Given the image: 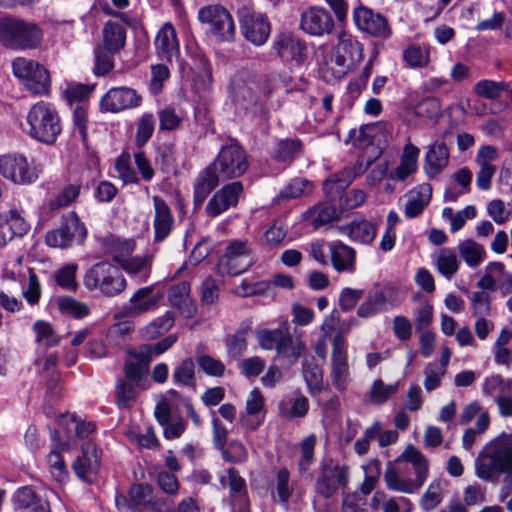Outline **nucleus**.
I'll use <instances>...</instances> for the list:
<instances>
[{
  "mask_svg": "<svg viewBox=\"0 0 512 512\" xmlns=\"http://www.w3.org/2000/svg\"><path fill=\"white\" fill-rule=\"evenodd\" d=\"M362 45L352 34L345 30L339 31L337 44L331 61L346 73L362 60Z\"/></svg>",
  "mask_w": 512,
  "mask_h": 512,
  "instance_id": "16",
  "label": "nucleus"
},
{
  "mask_svg": "<svg viewBox=\"0 0 512 512\" xmlns=\"http://www.w3.org/2000/svg\"><path fill=\"white\" fill-rule=\"evenodd\" d=\"M279 84H282L280 74L266 78L260 85L238 74L231 80L230 93L237 109L252 120H263L269 113V99Z\"/></svg>",
  "mask_w": 512,
  "mask_h": 512,
  "instance_id": "1",
  "label": "nucleus"
},
{
  "mask_svg": "<svg viewBox=\"0 0 512 512\" xmlns=\"http://www.w3.org/2000/svg\"><path fill=\"white\" fill-rule=\"evenodd\" d=\"M83 285L90 292L98 291L105 297H115L125 290L127 282L117 266L109 261H100L85 272Z\"/></svg>",
  "mask_w": 512,
  "mask_h": 512,
  "instance_id": "5",
  "label": "nucleus"
},
{
  "mask_svg": "<svg viewBox=\"0 0 512 512\" xmlns=\"http://www.w3.org/2000/svg\"><path fill=\"white\" fill-rule=\"evenodd\" d=\"M433 262L438 272L448 280L458 271L460 265L457 254L451 248H441L434 254Z\"/></svg>",
  "mask_w": 512,
  "mask_h": 512,
  "instance_id": "41",
  "label": "nucleus"
},
{
  "mask_svg": "<svg viewBox=\"0 0 512 512\" xmlns=\"http://www.w3.org/2000/svg\"><path fill=\"white\" fill-rule=\"evenodd\" d=\"M457 250L461 259L471 268L479 266L486 257L483 245L471 239L461 241L457 246Z\"/></svg>",
  "mask_w": 512,
  "mask_h": 512,
  "instance_id": "42",
  "label": "nucleus"
},
{
  "mask_svg": "<svg viewBox=\"0 0 512 512\" xmlns=\"http://www.w3.org/2000/svg\"><path fill=\"white\" fill-rule=\"evenodd\" d=\"M428 461L413 445H409L397 459V467L389 466L384 472L386 487L395 492L414 494L428 477Z\"/></svg>",
  "mask_w": 512,
  "mask_h": 512,
  "instance_id": "2",
  "label": "nucleus"
},
{
  "mask_svg": "<svg viewBox=\"0 0 512 512\" xmlns=\"http://www.w3.org/2000/svg\"><path fill=\"white\" fill-rule=\"evenodd\" d=\"M172 381L177 386L193 387L195 385V363L192 358L182 360L174 368Z\"/></svg>",
  "mask_w": 512,
  "mask_h": 512,
  "instance_id": "54",
  "label": "nucleus"
},
{
  "mask_svg": "<svg viewBox=\"0 0 512 512\" xmlns=\"http://www.w3.org/2000/svg\"><path fill=\"white\" fill-rule=\"evenodd\" d=\"M475 475L495 482L500 475L512 476V433H501L487 442L475 458Z\"/></svg>",
  "mask_w": 512,
  "mask_h": 512,
  "instance_id": "3",
  "label": "nucleus"
},
{
  "mask_svg": "<svg viewBox=\"0 0 512 512\" xmlns=\"http://www.w3.org/2000/svg\"><path fill=\"white\" fill-rule=\"evenodd\" d=\"M87 230L75 212H70L62 218L58 228L47 232L45 243L52 248L67 249L74 244H82Z\"/></svg>",
  "mask_w": 512,
  "mask_h": 512,
  "instance_id": "12",
  "label": "nucleus"
},
{
  "mask_svg": "<svg viewBox=\"0 0 512 512\" xmlns=\"http://www.w3.org/2000/svg\"><path fill=\"white\" fill-rule=\"evenodd\" d=\"M302 143L298 139H284L275 143L271 156L278 162H291L301 152Z\"/></svg>",
  "mask_w": 512,
  "mask_h": 512,
  "instance_id": "50",
  "label": "nucleus"
},
{
  "mask_svg": "<svg viewBox=\"0 0 512 512\" xmlns=\"http://www.w3.org/2000/svg\"><path fill=\"white\" fill-rule=\"evenodd\" d=\"M308 410L309 402L303 395L287 398L279 405L280 414L288 419L302 418L307 414Z\"/></svg>",
  "mask_w": 512,
  "mask_h": 512,
  "instance_id": "53",
  "label": "nucleus"
},
{
  "mask_svg": "<svg viewBox=\"0 0 512 512\" xmlns=\"http://www.w3.org/2000/svg\"><path fill=\"white\" fill-rule=\"evenodd\" d=\"M333 268L339 272L353 273L355 271V250L340 242L333 241L327 244Z\"/></svg>",
  "mask_w": 512,
  "mask_h": 512,
  "instance_id": "32",
  "label": "nucleus"
},
{
  "mask_svg": "<svg viewBox=\"0 0 512 512\" xmlns=\"http://www.w3.org/2000/svg\"><path fill=\"white\" fill-rule=\"evenodd\" d=\"M219 482L222 488L229 487L230 500L248 496L246 482L234 468H229L225 473L221 474Z\"/></svg>",
  "mask_w": 512,
  "mask_h": 512,
  "instance_id": "44",
  "label": "nucleus"
},
{
  "mask_svg": "<svg viewBox=\"0 0 512 512\" xmlns=\"http://www.w3.org/2000/svg\"><path fill=\"white\" fill-rule=\"evenodd\" d=\"M273 49L282 61L297 65L304 62L307 53L304 42L289 33L278 34L274 39Z\"/></svg>",
  "mask_w": 512,
  "mask_h": 512,
  "instance_id": "25",
  "label": "nucleus"
},
{
  "mask_svg": "<svg viewBox=\"0 0 512 512\" xmlns=\"http://www.w3.org/2000/svg\"><path fill=\"white\" fill-rule=\"evenodd\" d=\"M12 501L16 512H50V505L47 499L41 497L30 486L18 488Z\"/></svg>",
  "mask_w": 512,
  "mask_h": 512,
  "instance_id": "26",
  "label": "nucleus"
},
{
  "mask_svg": "<svg viewBox=\"0 0 512 512\" xmlns=\"http://www.w3.org/2000/svg\"><path fill=\"white\" fill-rule=\"evenodd\" d=\"M56 303L59 312L65 316L83 319L90 314V308L87 304L70 296L58 297Z\"/></svg>",
  "mask_w": 512,
  "mask_h": 512,
  "instance_id": "51",
  "label": "nucleus"
},
{
  "mask_svg": "<svg viewBox=\"0 0 512 512\" xmlns=\"http://www.w3.org/2000/svg\"><path fill=\"white\" fill-rule=\"evenodd\" d=\"M272 501L288 511L292 506L298 507L303 502L304 491L296 480L290 476L287 468H281L270 483Z\"/></svg>",
  "mask_w": 512,
  "mask_h": 512,
  "instance_id": "13",
  "label": "nucleus"
},
{
  "mask_svg": "<svg viewBox=\"0 0 512 512\" xmlns=\"http://www.w3.org/2000/svg\"><path fill=\"white\" fill-rule=\"evenodd\" d=\"M330 378L340 392L345 391L351 382L347 346L340 334L335 335L332 341Z\"/></svg>",
  "mask_w": 512,
  "mask_h": 512,
  "instance_id": "17",
  "label": "nucleus"
},
{
  "mask_svg": "<svg viewBox=\"0 0 512 512\" xmlns=\"http://www.w3.org/2000/svg\"><path fill=\"white\" fill-rule=\"evenodd\" d=\"M240 25L246 40L255 46H261L268 40L271 27L265 14L243 9L240 11Z\"/></svg>",
  "mask_w": 512,
  "mask_h": 512,
  "instance_id": "19",
  "label": "nucleus"
},
{
  "mask_svg": "<svg viewBox=\"0 0 512 512\" xmlns=\"http://www.w3.org/2000/svg\"><path fill=\"white\" fill-rule=\"evenodd\" d=\"M36 341L40 345L53 347L59 344L60 338L53 330L52 326L42 320H38L33 325Z\"/></svg>",
  "mask_w": 512,
  "mask_h": 512,
  "instance_id": "62",
  "label": "nucleus"
},
{
  "mask_svg": "<svg viewBox=\"0 0 512 512\" xmlns=\"http://www.w3.org/2000/svg\"><path fill=\"white\" fill-rule=\"evenodd\" d=\"M352 182L351 171L343 170L332 174L324 183L323 190L328 198L335 200L341 197L342 193Z\"/></svg>",
  "mask_w": 512,
  "mask_h": 512,
  "instance_id": "46",
  "label": "nucleus"
},
{
  "mask_svg": "<svg viewBox=\"0 0 512 512\" xmlns=\"http://www.w3.org/2000/svg\"><path fill=\"white\" fill-rule=\"evenodd\" d=\"M100 464V450L95 443L89 441L83 444L82 454L75 459L73 470L78 478L90 483L99 472Z\"/></svg>",
  "mask_w": 512,
  "mask_h": 512,
  "instance_id": "22",
  "label": "nucleus"
},
{
  "mask_svg": "<svg viewBox=\"0 0 512 512\" xmlns=\"http://www.w3.org/2000/svg\"><path fill=\"white\" fill-rule=\"evenodd\" d=\"M168 300L185 317H192L196 313V306L190 297V283L187 281L172 285L168 290Z\"/></svg>",
  "mask_w": 512,
  "mask_h": 512,
  "instance_id": "35",
  "label": "nucleus"
},
{
  "mask_svg": "<svg viewBox=\"0 0 512 512\" xmlns=\"http://www.w3.org/2000/svg\"><path fill=\"white\" fill-rule=\"evenodd\" d=\"M67 448L66 444H56L47 455V465L52 477L59 483L68 479V470L61 455V451Z\"/></svg>",
  "mask_w": 512,
  "mask_h": 512,
  "instance_id": "47",
  "label": "nucleus"
},
{
  "mask_svg": "<svg viewBox=\"0 0 512 512\" xmlns=\"http://www.w3.org/2000/svg\"><path fill=\"white\" fill-rule=\"evenodd\" d=\"M141 103V96L136 90L126 87H113L101 98L100 108L106 112H120L125 109L136 108Z\"/></svg>",
  "mask_w": 512,
  "mask_h": 512,
  "instance_id": "21",
  "label": "nucleus"
},
{
  "mask_svg": "<svg viewBox=\"0 0 512 512\" xmlns=\"http://www.w3.org/2000/svg\"><path fill=\"white\" fill-rule=\"evenodd\" d=\"M120 266L129 275L139 277L140 280L146 281L151 268L150 256H128Z\"/></svg>",
  "mask_w": 512,
  "mask_h": 512,
  "instance_id": "52",
  "label": "nucleus"
},
{
  "mask_svg": "<svg viewBox=\"0 0 512 512\" xmlns=\"http://www.w3.org/2000/svg\"><path fill=\"white\" fill-rule=\"evenodd\" d=\"M162 294H154L153 286L138 289L129 300L128 313L140 315L153 310L160 301Z\"/></svg>",
  "mask_w": 512,
  "mask_h": 512,
  "instance_id": "36",
  "label": "nucleus"
},
{
  "mask_svg": "<svg viewBox=\"0 0 512 512\" xmlns=\"http://www.w3.org/2000/svg\"><path fill=\"white\" fill-rule=\"evenodd\" d=\"M352 19L359 31L371 37L387 40L392 36L388 19L362 4L354 7Z\"/></svg>",
  "mask_w": 512,
  "mask_h": 512,
  "instance_id": "14",
  "label": "nucleus"
},
{
  "mask_svg": "<svg viewBox=\"0 0 512 512\" xmlns=\"http://www.w3.org/2000/svg\"><path fill=\"white\" fill-rule=\"evenodd\" d=\"M221 180L222 177L211 163L203 169L196 177L193 186L195 206H200Z\"/></svg>",
  "mask_w": 512,
  "mask_h": 512,
  "instance_id": "30",
  "label": "nucleus"
},
{
  "mask_svg": "<svg viewBox=\"0 0 512 512\" xmlns=\"http://www.w3.org/2000/svg\"><path fill=\"white\" fill-rule=\"evenodd\" d=\"M13 74L23 86L37 96H48L51 90V80L48 70L38 62L18 57L12 62Z\"/></svg>",
  "mask_w": 512,
  "mask_h": 512,
  "instance_id": "8",
  "label": "nucleus"
},
{
  "mask_svg": "<svg viewBox=\"0 0 512 512\" xmlns=\"http://www.w3.org/2000/svg\"><path fill=\"white\" fill-rule=\"evenodd\" d=\"M352 182L351 171L343 170L332 174L324 183L323 190L328 198L335 200L341 197L342 193Z\"/></svg>",
  "mask_w": 512,
  "mask_h": 512,
  "instance_id": "45",
  "label": "nucleus"
},
{
  "mask_svg": "<svg viewBox=\"0 0 512 512\" xmlns=\"http://www.w3.org/2000/svg\"><path fill=\"white\" fill-rule=\"evenodd\" d=\"M264 409V398L261 392L255 388L253 389L246 400V415H241L240 420L242 424L250 430H255L259 427L263 421V417L258 419L256 422L249 419L250 416H256Z\"/></svg>",
  "mask_w": 512,
  "mask_h": 512,
  "instance_id": "40",
  "label": "nucleus"
},
{
  "mask_svg": "<svg viewBox=\"0 0 512 512\" xmlns=\"http://www.w3.org/2000/svg\"><path fill=\"white\" fill-rule=\"evenodd\" d=\"M154 206V241L162 242L172 231L174 218L170 207L160 196H153Z\"/></svg>",
  "mask_w": 512,
  "mask_h": 512,
  "instance_id": "27",
  "label": "nucleus"
},
{
  "mask_svg": "<svg viewBox=\"0 0 512 512\" xmlns=\"http://www.w3.org/2000/svg\"><path fill=\"white\" fill-rule=\"evenodd\" d=\"M339 231L341 234L347 235L354 242L368 244L375 238L377 227L366 219H356L347 225L339 227Z\"/></svg>",
  "mask_w": 512,
  "mask_h": 512,
  "instance_id": "37",
  "label": "nucleus"
},
{
  "mask_svg": "<svg viewBox=\"0 0 512 512\" xmlns=\"http://www.w3.org/2000/svg\"><path fill=\"white\" fill-rule=\"evenodd\" d=\"M78 265L76 263H68L59 268L54 275L57 285L68 291H76L78 283L76 281V273Z\"/></svg>",
  "mask_w": 512,
  "mask_h": 512,
  "instance_id": "58",
  "label": "nucleus"
},
{
  "mask_svg": "<svg viewBox=\"0 0 512 512\" xmlns=\"http://www.w3.org/2000/svg\"><path fill=\"white\" fill-rule=\"evenodd\" d=\"M137 354L138 350L131 353L138 361H127L124 366V371L128 380L142 386V382L145 381L148 373V364L150 361H146L145 358L139 357Z\"/></svg>",
  "mask_w": 512,
  "mask_h": 512,
  "instance_id": "56",
  "label": "nucleus"
},
{
  "mask_svg": "<svg viewBox=\"0 0 512 512\" xmlns=\"http://www.w3.org/2000/svg\"><path fill=\"white\" fill-rule=\"evenodd\" d=\"M157 54L166 61H172L179 55L180 47L175 27L167 22L157 32L155 38Z\"/></svg>",
  "mask_w": 512,
  "mask_h": 512,
  "instance_id": "29",
  "label": "nucleus"
},
{
  "mask_svg": "<svg viewBox=\"0 0 512 512\" xmlns=\"http://www.w3.org/2000/svg\"><path fill=\"white\" fill-rule=\"evenodd\" d=\"M509 390H512V378L505 380L500 375L486 377L482 385L483 394L494 398L496 395L508 393Z\"/></svg>",
  "mask_w": 512,
  "mask_h": 512,
  "instance_id": "60",
  "label": "nucleus"
},
{
  "mask_svg": "<svg viewBox=\"0 0 512 512\" xmlns=\"http://www.w3.org/2000/svg\"><path fill=\"white\" fill-rule=\"evenodd\" d=\"M432 198V186L429 183H422L407 194V201L404 207V214L407 218L413 219L423 213Z\"/></svg>",
  "mask_w": 512,
  "mask_h": 512,
  "instance_id": "31",
  "label": "nucleus"
},
{
  "mask_svg": "<svg viewBox=\"0 0 512 512\" xmlns=\"http://www.w3.org/2000/svg\"><path fill=\"white\" fill-rule=\"evenodd\" d=\"M490 425V416L487 411H483L477 418L475 427L468 428L464 431L462 436V446L465 450L470 451L476 442L477 438L481 436Z\"/></svg>",
  "mask_w": 512,
  "mask_h": 512,
  "instance_id": "55",
  "label": "nucleus"
},
{
  "mask_svg": "<svg viewBox=\"0 0 512 512\" xmlns=\"http://www.w3.org/2000/svg\"><path fill=\"white\" fill-rule=\"evenodd\" d=\"M255 337L263 350H276L279 356L292 360L297 359L304 349L302 342L283 328H263L256 332Z\"/></svg>",
  "mask_w": 512,
  "mask_h": 512,
  "instance_id": "11",
  "label": "nucleus"
},
{
  "mask_svg": "<svg viewBox=\"0 0 512 512\" xmlns=\"http://www.w3.org/2000/svg\"><path fill=\"white\" fill-rule=\"evenodd\" d=\"M398 390V383L385 384L382 379H375L364 396V402L369 405L385 404Z\"/></svg>",
  "mask_w": 512,
  "mask_h": 512,
  "instance_id": "39",
  "label": "nucleus"
},
{
  "mask_svg": "<svg viewBox=\"0 0 512 512\" xmlns=\"http://www.w3.org/2000/svg\"><path fill=\"white\" fill-rule=\"evenodd\" d=\"M349 469L344 465H327L315 483V490L323 498L332 497L337 490L348 484Z\"/></svg>",
  "mask_w": 512,
  "mask_h": 512,
  "instance_id": "20",
  "label": "nucleus"
},
{
  "mask_svg": "<svg viewBox=\"0 0 512 512\" xmlns=\"http://www.w3.org/2000/svg\"><path fill=\"white\" fill-rule=\"evenodd\" d=\"M299 28L310 36L324 37L333 33L335 21L326 8L313 5L301 13Z\"/></svg>",
  "mask_w": 512,
  "mask_h": 512,
  "instance_id": "15",
  "label": "nucleus"
},
{
  "mask_svg": "<svg viewBox=\"0 0 512 512\" xmlns=\"http://www.w3.org/2000/svg\"><path fill=\"white\" fill-rule=\"evenodd\" d=\"M450 150L443 140H436L426 147L423 170L429 179L437 178L448 166Z\"/></svg>",
  "mask_w": 512,
  "mask_h": 512,
  "instance_id": "24",
  "label": "nucleus"
},
{
  "mask_svg": "<svg viewBox=\"0 0 512 512\" xmlns=\"http://www.w3.org/2000/svg\"><path fill=\"white\" fill-rule=\"evenodd\" d=\"M302 374L309 394L318 396L323 389V372L314 358H306L302 364Z\"/></svg>",
  "mask_w": 512,
  "mask_h": 512,
  "instance_id": "38",
  "label": "nucleus"
},
{
  "mask_svg": "<svg viewBox=\"0 0 512 512\" xmlns=\"http://www.w3.org/2000/svg\"><path fill=\"white\" fill-rule=\"evenodd\" d=\"M174 324V317L171 312L156 318L143 329V336L146 338H156L167 332Z\"/></svg>",
  "mask_w": 512,
  "mask_h": 512,
  "instance_id": "64",
  "label": "nucleus"
},
{
  "mask_svg": "<svg viewBox=\"0 0 512 512\" xmlns=\"http://www.w3.org/2000/svg\"><path fill=\"white\" fill-rule=\"evenodd\" d=\"M43 172L40 162L19 153L0 155V174L19 186H29L38 181Z\"/></svg>",
  "mask_w": 512,
  "mask_h": 512,
  "instance_id": "7",
  "label": "nucleus"
},
{
  "mask_svg": "<svg viewBox=\"0 0 512 512\" xmlns=\"http://www.w3.org/2000/svg\"><path fill=\"white\" fill-rule=\"evenodd\" d=\"M26 123L29 126V136L45 144L55 143L61 132L60 117L49 102L39 101L32 105L27 113Z\"/></svg>",
  "mask_w": 512,
  "mask_h": 512,
  "instance_id": "4",
  "label": "nucleus"
},
{
  "mask_svg": "<svg viewBox=\"0 0 512 512\" xmlns=\"http://www.w3.org/2000/svg\"><path fill=\"white\" fill-rule=\"evenodd\" d=\"M443 486L441 480H433L420 499V507L424 511L436 508L442 501Z\"/></svg>",
  "mask_w": 512,
  "mask_h": 512,
  "instance_id": "59",
  "label": "nucleus"
},
{
  "mask_svg": "<svg viewBox=\"0 0 512 512\" xmlns=\"http://www.w3.org/2000/svg\"><path fill=\"white\" fill-rule=\"evenodd\" d=\"M100 246L107 256L112 257L120 265L133 253L135 242L132 239H122L115 235H106L100 239Z\"/></svg>",
  "mask_w": 512,
  "mask_h": 512,
  "instance_id": "34",
  "label": "nucleus"
},
{
  "mask_svg": "<svg viewBox=\"0 0 512 512\" xmlns=\"http://www.w3.org/2000/svg\"><path fill=\"white\" fill-rule=\"evenodd\" d=\"M115 170L118 173V178L124 184H137L139 179L131 165V157L128 153H121L115 161Z\"/></svg>",
  "mask_w": 512,
  "mask_h": 512,
  "instance_id": "61",
  "label": "nucleus"
},
{
  "mask_svg": "<svg viewBox=\"0 0 512 512\" xmlns=\"http://www.w3.org/2000/svg\"><path fill=\"white\" fill-rule=\"evenodd\" d=\"M250 331V324L242 323L234 334L226 337L225 344L230 357L236 358L245 352L247 348V336Z\"/></svg>",
  "mask_w": 512,
  "mask_h": 512,
  "instance_id": "49",
  "label": "nucleus"
},
{
  "mask_svg": "<svg viewBox=\"0 0 512 512\" xmlns=\"http://www.w3.org/2000/svg\"><path fill=\"white\" fill-rule=\"evenodd\" d=\"M386 310L385 297L380 287L377 286L368 292L366 300L357 309V315L362 318H370Z\"/></svg>",
  "mask_w": 512,
  "mask_h": 512,
  "instance_id": "43",
  "label": "nucleus"
},
{
  "mask_svg": "<svg viewBox=\"0 0 512 512\" xmlns=\"http://www.w3.org/2000/svg\"><path fill=\"white\" fill-rule=\"evenodd\" d=\"M28 231V224L16 211L0 215V247Z\"/></svg>",
  "mask_w": 512,
  "mask_h": 512,
  "instance_id": "33",
  "label": "nucleus"
},
{
  "mask_svg": "<svg viewBox=\"0 0 512 512\" xmlns=\"http://www.w3.org/2000/svg\"><path fill=\"white\" fill-rule=\"evenodd\" d=\"M159 128L161 131L178 130L183 122L184 113L172 106H166L158 111Z\"/></svg>",
  "mask_w": 512,
  "mask_h": 512,
  "instance_id": "57",
  "label": "nucleus"
},
{
  "mask_svg": "<svg viewBox=\"0 0 512 512\" xmlns=\"http://www.w3.org/2000/svg\"><path fill=\"white\" fill-rule=\"evenodd\" d=\"M199 22L220 42H232L236 27L231 13L222 5H206L198 10Z\"/></svg>",
  "mask_w": 512,
  "mask_h": 512,
  "instance_id": "9",
  "label": "nucleus"
},
{
  "mask_svg": "<svg viewBox=\"0 0 512 512\" xmlns=\"http://www.w3.org/2000/svg\"><path fill=\"white\" fill-rule=\"evenodd\" d=\"M254 262L253 248L247 240L230 242L220 260L227 273L237 275L244 272Z\"/></svg>",
  "mask_w": 512,
  "mask_h": 512,
  "instance_id": "18",
  "label": "nucleus"
},
{
  "mask_svg": "<svg viewBox=\"0 0 512 512\" xmlns=\"http://www.w3.org/2000/svg\"><path fill=\"white\" fill-rule=\"evenodd\" d=\"M307 218L310 219L314 228H319L331 222L336 216V210L328 204L314 206L307 211Z\"/></svg>",
  "mask_w": 512,
  "mask_h": 512,
  "instance_id": "63",
  "label": "nucleus"
},
{
  "mask_svg": "<svg viewBox=\"0 0 512 512\" xmlns=\"http://www.w3.org/2000/svg\"><path fill=\"white\" fill-rule=\"evenodd\" d=\"M222 177L230 180L241 177L249 167L246 150L236 142L223 145L211 163Z\"/></svg>",
  "mask_w": 512,
  "mask_h": 512,
  "instance_id": "10",
  "label": "nucleus"
},
{
  "mask_svg": "<svg viewBox=\"0 0 512 512\" xmlns=\"http://www.w3.org/2000/svg\"><path fill=\"white\" fill-rule=\"evenodd\" d=\"M103 40L105 48L111 53H116L124 47L125 29L120 24L109 21L103 28Z\"/></svg>",
  "mask_w": 512,
  "mask_h": 512,
  "instance_id": "48",
  "label": "nucleus"
},
{
  "mask_svg": "<svg viewBox=\"0 0 512 512\" xmlns=\"http://www.w3.org/2000/svg\"><path fill=\"white\" fill-rule=\"evenodd\" d=\"M420 149L409 140L403 147L399 165L392 169L389 178L393 181L403 182L418 170Z\"/></svg>",
  "mask_w": 512,
  "mask_h": 512,
  "instance_id": "28",
  "label": "nucleus"
},
{
  "mask_svg": "<svg viewBox=\"0 0 512 512\" xmlns=\"http://www.w3.org/2000/svg\"><path fill=\"white\" fill-rule=\"evenodd\" d=\"M242 192L243 185L239 181L224 185L208 201L205 209L206 213L209 216L216 217L230 207H235L238 204Z\"/></svg>",
  "mask_w": 512,
  "mask_h": 512,
  "instance_id": "23",
  "label": "nucleus"
},
{
  "mask_svg": "<svg viewBox=\"0 0 512 512\" xmlns=\"http://www.w3.org/2000/svg\"><path fill=\"white\" fill-rule=\"evenodd\" d=\"M43 32L32 22L0 18V43L12 49H35L41 45Z\"/></svg>",
  "mask_w": 512,
  "mask_h": 512,
  "instance_id": "6",
  "label": "nucleus"
}]
</instances>
